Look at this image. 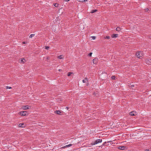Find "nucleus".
Instances as JSON below:
<instances>
[{"label":"nucleus","mask_w":151,"mask_h":151,"mask_svg":"<svg viewBox=\"0 0 151 151\" xmlns=\"http://www.w3.org/2000/svg\"><path fill=\"white\" fill-rule=\"evenodd\" d=\"M97 11V10L96 9L92 10L91 11V13H94Z\"/></svg>","instance_id":"nucleus-16"},{"label":"nucleus","mask_w":151,"mask_h":151,"mask_svg":"<svg viewBox=\"0 0 151 151\" xmlns=\"http://www.w3.org/2000/svg\"><path fill=\"white\" fill-rule=\"evenodd\" d=\"M70 0H65V1H69Z\"/></svg>","instance_id":"nucleus-35"},{"label":"nucleus","mask_w":151,"mask_h":151,"mask_svg":"<svg viewBox=\"0 0 151 151\" xmlns=\"http://www.w3.org/2000/svg\"><path fill=\"white\" fill-rule=\"evenodd\" d=\"M49 57H47V60H48L49 59Z\"/></svg>","instance_id":"nucleus-36"},{"label":"nucleus","mask_w":151,"mask_h":151,"mask_svg":"<svg viewBox=\"0 0 151 151\" xmlns=\"http://www.w3.org/2000/svg\"><path fill=\"white\" fill-rule=\"evenodd\" d=\"M22 43H23V44H25V43H25V42H22Z\"/></svg>","instance_id":"nucleus-34"},{"label":"nucleus","mask_w":151,"mask_h":151,"mask_svg":"<svg viewBox=\"0 0 151 151\" xmlns=\"http://www.w3.org/2000/svg\"><path fill=\"white\" fill-rule=\"evenodd\" d=\"M134 112L132 111L129 113V114L130 115L132 116H134L135 114H134Z\"/></svg>","instance_id":"nucleus-12"},{"label":"nucleus","mask_w":151,"mask_h":151,"mask_svg":"<svg viewBox=\"0 0 151 151\" xmlns=\"http://www.w3.org/2000/svg\"><path fill=\"white\" fill-rule=\"evenodd\" d=\"M105 38L107 39H110V37L109 36H106L105 37Z\"/></svg>","instance_id":"nucleus-22"},{"label":"nucleus","mask_w":151,"mask_h":151,"mask_svg":"<svg viewBox=\"0 0 151 151\" xmlns=\"http://www.w3.org/2000/svg\"><path fill=\"white\" fill-rule=\"evenodd\" d=\"M134 87V85H133V84H132V85H131V86H130V87H131L132 88H133V87Z\"/></svg>","instance_id":"nucleus-28"},{"label":"nucleus","mask_w":151,"mask_h":151,"mask_svg":"<svg viewBox=\"0 0 151 151\" xmlns=\"http://www.w3.org/2000/svg\"><path fill=\"white\" fill-rule=\"evenodd\" d=\"M121 30V29L119 27H117L116 29V31H118V32H119Z\"/></svg>","instance_id":"nucleus-13"},{"label":"nucleus","mask_w":151,"mask_h":151,"mask_svg":"<svg viewBox=\"0 0 151 151\" xmlns=\"http://www.w3.org/2000/svg\"><path fill=\"white\" fill-rule=\"evenodd\" d=\"M146 11H147L148 10H149V9L148 8H147L145 9Z\"/></svg>","instance_id":"nucleus-33"},{"label":"nucleus","mask_w":151,"mask_h":151,"mask_svg":"<svg viewBox=\"0 0 151 151\" xmlns=\"http://www.w3.org/2000/svg\"><path fill=\"white\" fill-rule=\"evenodd\" d=\"M6 89H11V88H12V87H9V86H6Z\"/></svg>","instance_id":"nucleus-23"},{"label":"nucleus","mask_w":151,"mask_h":151,"mask_svg":"<svg viewBox=\"0 0 151 151\" xmlns=\"http://www.w3.org/2000/svg\"><path fill=\"white\" fill-rule=\"evenodd\" d=\"M145 151H149V150L148 149H146L145 150Z\"/></svg>","instance_id":"nucleus-32"},{"label":"nucleus","mask_w":151,"mask_h":151,"mask_svg":"<svg viewBox=\"0 0 151 151\" xmlns=\"http://www.w3.org/2000/svg\"><path fill=\"white\" fill-rule=\"evenodd\" d=\"M93 63L94 64H96L97 63V59L96 58L94 59L93 60Z\"/></svg>","instance_id":"nucleus-11"},{"label":"nucleus","mask_w":151,"mask_h":151,"mask_svg":"<svg viewBox=\"0 0 151 151\" xmlns=\"http://www.w3.org/2000/svg\"><path fill=\"white\" fill-rule=\"evenodd\" d=\"M29 106L26 105V106H22V108L24 110H26L27 109H29Z\"/></svg>","instance_id":"nucleus-6"},{"label":"nucleus","mask_w":151,"mask_h":151,"mask_svg":"<svg viewBox=\"0 0 151 151\" xmlns=\"http://www.w3.org/2000/svg\"><path fill=\"white\" fill-rule=\"evenodd\" d=\"M35 35V34H31L30 35L29 37L30 38H32V37H34Z\"/></svg>","instance_id":"nucleus-19"},{"label":"nucleus","mask_w":151,"mask_h":151,"mask_svg":"<svg viewBox=\"0 0 151 151\" xmlns=\"http://www.w3.org/2000/svg\"><path fill=\"white\" fill-rule=\"evenodd\" d=\"M25 60L24 59V58H21V62L24 63L25 62Z\"/></svg>","instance_id":"nucleus-15"},{"label":"nucleus","mask_w":151,"mask_h":151,"mask_svg":"<svg viewBox=\"0 0 151 151\" xmlns=\"http://www.w3.org/2000/svg\"><path fill=\"white\" fill-rule=\"evenodd\" d=\"M92 54V52H90V53L88 55V56H89L90 57H91V56Z\"/></svg>","instance_id":"nucleus-26"},{"label":"nucleus","mask_w":151,"mask_h":151,"mask_svg":"<svg viewBox=\"0 0 151 151\" xmlns=\"http://www.w3.org/2000/svg\"><path fill=\"white\" fill-rule=\"evenodd\" d=\"M58 58L60 59H63L64 57L62 56V55H60L58 56Z\"/></svg>","instance_id":"nucleus-17"},{"label":"nucleus","mask_w":151,"mask_h":151,"mask_svg":"<svg viewBox=\"0 0 151 151\" xmlns=\"http://www.w3.org/2000/svg\"><path fill=\"white\" fill-rule=\"evenodd\" d=\"M24 124L23 123H20L19 124L18 126L19 127H24L23 126V125H24Z\"/></svg>","instance_id":"nucleus-14"},{"label":"nucleus","mask_w":151,"mask_h":151,"mask_svg":"<svg viewBox=\"0 0 151 151\" xmlns=\"http://www.w3.org/2000/svg\"><path fill=\"white\" fill-rule=\"evenodd\" d=\"M55 113L57 114H60L61 113V112L59 110H56L55 111Z\"/></svg>","instance_id":"nucleus-10"},{"label":"nucleus","mask_w":151,"mask_h":151,"mask_svg":"<svg viewBox=\"0 0 151 151\" xmlns=\"http://www.w3.org/2000/svg\"><path fill=\"white\" fill-rule=\"evenodd\" d=\"M49 48V47L47 46H46L45 47V49L46 50H48Z\"/></svg>","instance_id":"nucleus-25"},{"label":"nucleus","mask_w":151,"mask_h":151,"mask_svg":"<svg viewBox=\"0 0 151 151\" xmlns=\"http://www.w3.org/2000/svg\"><path fill=\"white\" fill-rule=\"evenodd\" d=\"M102 142V139H98L95 141L94 142H92L91 143V145H95L96 144L101 142Z\"/></svg>","instance_id":"nucleus-1"},{"label":"nucleus","mask_w":151,"mask_h":151,"mask_svg":"<svg viewBox=\"0 0 151 151\" xmlns=\"http://www.w3.org/2000/svg\"><path fill=\"white\" fill-rule=\"evenodd\" d=\"M115 77L114 76H112L111 77V78L112 79H115Z\"/></svg>","instance_id":"nucleus-27"},{"label":"nucleus","mask_w":151,"mask_h":151,"mask_svg":"<svg viewBox=\"0 0 151 151\" xmlns=\"http://www.w3.org/2000/svg\"><path fill=\"white\" fill-rule=\"evenodd\" d=\"M27 113L26 111H21L20 112V114L21 116H25Z\"/></svg>","instance_id":"nucleus-5"},{"label":"nucleus","mask_w":151,"mask_h":151,"mask_svg":"<svg viewBox=\"0 0 151 151\" xmlns=\"http://www.w3.org/2000/svg\"><path fill=\"white\" fill-rule=\"evenodd\" d=\"M66 109H69V108H68V107H66Z\"/></svg>","instance_id":"nucleus-38"},{"label":"nucleus","mask_w":151,"mask_h":151,"mask_svg":"<svg viewBox=\"0 0 151 151\" xmlns=\"http://www.w3.org/2000/svg\"><path fill=\"white\" fill-rule=\"evenodd\" d=\"M118 148L119 149L121 150H124L127 149V148L126 147V146H119L118 147Z\"/></svg>","instance_id":"nucleus-4"},{"label":"nucleus","mask_w":151,"mask_h":151,"mask_svg":"<svg viewBox=\"0 0 151 151\" xmlns=\"http://www.w3.org/2000/svg\"><path fill=\"white\" fill-rule=\"evenodd\" d=\"M54 5L55 6L57 7H58V5L57 4H55Z\"/></svg>","instance_id":"nucleus-24"},{"label":"nucleus","mask_w":151,"mask_h":151,"mask_svg":"<svg viewBox=\"0 0 151 151\" xmlns=\"http://www.w3.org/2000/svg\"><path fill=\"white\" fill-rule=\"evenodd\" d=\"M91 37L92 38L93 40H95L96 38V37L95 36H92Z\"/></svg>","instance_id":"nucleus-29"},{"label":"nucleus","mask_w":151,"mask_h":151,"mask_svg":"<svg viewBox=\"0 0 151 151\" xmlns=\"http://www.w3.org/2000/svg\"><path fill=\"white\" fill-rule=\"evenodd\" d=\"M108 145H106V144H103L102 145V146H107Z\"/></svg>","instance_id":"nucleus-31"},{"label":"nucleus","mask_w":151,"mask_h":151,"mask_svg":"<svg viewBox=\"0 0 151 151\" xmlns=\"http://www.w3.org/2000/svg\"><path fill=\"white\" fill-rule=\"evenodd\" d=\"M61 99H58L57 101H61Z\"/></svg>","instance_id":"nucleus-30"},{"label":"nucleus","mask_w":151,"mask_h":151,"mask_svg":"<svg viewBox=\"0 0 151 151\" xmlns=\"http://www.w3.org/2000/svg\"><path fill=\"white\" fill-rule=\"evenodd\" d=\"M88 81V78H87L85 77L84 79L82 80V82L83 83H86Z\"/></svg>","instance_id":"nucleus-9"},{"label":"nucleus","mask_w":151,"mask_h":151,"mask_svg":"<svg viewBox=\"0 0 151 151\" xmlns=\"http://www.w3.org/2000/svg\"><path fill=\"white\" fill-rule=\"evenodd\" d=\"M136 55L138 58H140L142 57L143 54L141 52H138L136 53Z\"/></svg>","instance_id":"nucleus-2"},{"label":"nucleus","mask_w":151,"mask_h":151,"mask_svg":"<svg viewBox=\"0 0 151 151\" xmlns=\"http://www.w3.org/2000/svg\"><path fill=\"white\" fill-rule=\"evenodd\" d=\"M72 73H71V72H69L68 73V76H70L71 74Z\"/></svg>","instance_id":"nucleus-21"},{"label":"nucleus","mask_w":151,"mask_h":151,"mask_svg":"<svg viewBox=\"0 0 151 151\" xmlns=\"http://www.w3.org/2000/svg\"><path fill=\"white\" fill-rule=\"evenodd\" d=\"M87 0H77V1L80 2H83L86 1Z\"/></svg>","instance_id":"nucleus-18"},{"label":"nucleus","mask_w":151,"mask_h":151,"mask_svg":"<svg viewBox=\"0 0 151 151\" xmlns=\"http://www.w3.org/2000/svg\"><path fill=\"white\" fill-rule=\"evenodd\" d=\"M145 62L147 64H151V59L150 58L146 59L145 60Z\"/></svg>","instance_id":"nucleus-3"},{"label":"nucleus","mask_w":151,"mask_h":151,"mask_svg":"<svg viewBox=\"0 0 151 151\" xmlns=\"http://www.w3.org/2000/svg\"><path fill=\"white\" fill-rule=\"evenodd\" d=\"M118 35L117 34H113L111 35V37L112 38L116 37L118 36Z\"/></svg>","instance_id":"nucleus-8"},{"label":"nucleus","mask_w":151,"mask_h":151,"mask_svg":"<svg viewBox=\"0 0 151 151\" xmlns=\"http://www.w3.org/2000/svg\"><path fill=\"white\" fill-rule=\"evenodd\" d=\"M112 141H107V142H104V144H106V145H107L106 144L107 143H109V142H112Z\"/></svg>","instance_id":"nucleus-20"},{"label":"nucleus","mask_w":151,"mask_h":151,"mask_svg":"<svg viewBox=\"0 0 151 151\" xmlns=\"http://www.w3.org/2000/svg\"><path fill=\"white\" fill-rule=\"evenodd\" d=\"M61 71V69H59V71H60V72Z\"/></svg>","instance_id":"nucleus-37"},{"label":"nucleus","mask_w":151,"mask_h":151,"mask_svg":"<svg viewBox=\"0 0 151 151\" xmlns=\"http://www.w3.org/2000/svg\"><path fill=\"white\" fill-rule=\"evenodd\" d=\"M110 143H111V144H113V142H110Z\"/></svg>","instance_id":"nucleus-39"},{"label":"nucleus","mask_w":151,"mask_h":151,"mask_svg":"<svg viewBox=\"0 0 151 151\" xmlns=\"http://www.w3.org/2000/svg\"><path fill=\"white\" fill-rule=\"evenodd\" d=\"M72 145L71 144H70L69 145H65V146H63L61 148L62 149H64L65 148L68 147H70L72 146Z\"/></svg>","instance_id":"nucleus-7"}]
</instances>
